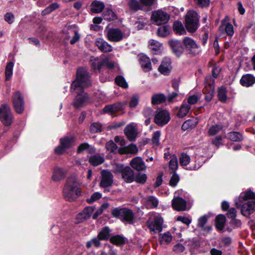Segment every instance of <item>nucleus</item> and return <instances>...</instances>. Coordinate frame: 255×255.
<instances>
[{"mask_svg":"<svg viewBox=\"0 0 255 255\" xmlns=\"http://www.w3.org/2000/svg\"><path fill=\"white\" fill-rule=\"evenodd\" d=\"M91 84L90 76L87 71L84 68H79L77 72V79L71 84L72 92L77 94L73 102L76 108L81 107L88 102L89 98L83 89Z\"/></svg>","mask_w":255,"mask_h":255,"instance_id":"f257e3e1","label":"nucleus"},{"mask_svg":"<svg viewBox=\"0 0 255 255\" xmlns=\"http://www.w3.org/2000/svg\"><path fill=\"white\" fill-rule=\"evenodd\" d=\"M81 193L78 187V183L74 178H69L63 189V195L66 200L73 201Z\"/></svg>","mask_w":255,"mask_h":255,"instance_id":"f03ea898","label":"nucleus"},{"mask_svg":"<svg viewBox=\"0 0 255 255\" xmlns=\"http://www.w3.org/2000/svg\"><path fill=\"white\" fill-rule=\"evenodd\" d=\"M199 26V17L197 13L193 10H189L185 17V27L190 32H195Z\"/></svg>","mask_w":255,"mask_h":255,"instance_id":"7ed1b4c3","label":"nucleus"},{"mask_svg":"<svg viewBox=\"0 0 255 255\" xmlns=\"http://www.w3.org/2000/svg\"><path fill=\"white\" fill-rule=\"evenodd\" d=\"M113 215L119 218L123 222L129 224L133 223L134 215L132 211L127 208H115L112 211Z\"/></svg>","mask_w":255,"mask_h":255,"instance_id":"20e7f679","label":"nucleus"},{"mask_svg":"<svg viewBox=\"0 0 255 255\" xmlns=\"http://www.w3.org/2000/svg\"><path fill=\"white\" fill-rule=\"evenodd\" d=\"M169 18V14L161 9L153 11L151 15L152 23L156 25L166 24Z\"/></svg>","mask_w":255,"mask_h":255,"instance_id":"39448f33","label":"nucleus"},{"mask_svg":"<svg viewBox=\"0 0 255 255\" xmlns=\"http://www.w3.org/2000/svg\"><path fill=\"white\" fill-rule=\"evenodd\" d=\"M163 222V219L159 215L150 218L147 222L150 232L152 234L160 232L162 229Z\"/></svg>","mask_w":255,"mask_h":255,"instance_id":"423d86ee","label":"nucleus"},{"mask_svg":"<svg viewBox=\"0 0 255 255\" xmlns=\"http://www.w3.org/2000/svg\"><path fill=\"white\" fill-rule=\"evenodd\" d=\"M214 79L210 76L207 77L205 79V86L203 92L205 95V99L208 102L212 99L214 94Z\"/></svg>","mask_w":255,"mask_h":255,"instance_id":"0eeeda50","label":"nucleus"},{"mask_svg":"<svg viewBox=\"0 0 255 255\" xmlns=\"http://www.w3.org/2000/svg\"><path fill=\"white\" fill-rule=\"evenodd\" d=\"M13 108L17 114H22L24 109V103L21 94L19 91L15 92L12 97Z\"/></svg>","mask_w":255,"mask_h":255,"instance_id":"6e6552de","label":"nucleus"},{"mask_svg":"<svg viewBox=\"0 0 255 255\" xmlns=\"http://www.w3.org/2000/svg\"><path fill=\"white\" fill-rule=\"evenodd\" d=\"M172 207L177 211H186L190 208V207L188 206L186 201L178 196L174 197L172 199Z\"/></svg>","mask_w":255,"mask_h":255,"instance_id":"1a4fd4ad","label":"nucleus"},{"mask_svg":"<svg viewBox=\"0 0 255 255\" xmlns=\"http://www.w3.org/2000/svg\"><path fill=\"white\" fill-rule=\"evenodd\" d=\"M169 113L165 110H162L157 113L154 117V122L159 126H163L169 121Z\"/></svg>","mask_w":255,"mask_h":255,"instance_id":"9d476101","label":"nucleus"},{"mask_svg":"<svg viewBox=\"0 0 255 255\" xmlns=\"http://www.w3.org/2000/svg\"><path fill=\"white\" fill-rule=\"evenodd\" d=\"M116 167H119L122 170V176L124 181L127 183H131L134 180V172L133 170L128 166L123 168V165L118 164Z\"/></svg>","mask_w":255,"mask_h":255,"instance_id":"9b49d317","label":"nucleus"},{"mask_svg":"<svg viewBox=\"0 0 255 255\" xmlns=\"http://www.w3.org/2000/svg\"><path fill=\"white\" fill-rule=\"evenodd\" d=\"M101 176L100 184L102 187L106 188L112 185L113 182V175L110 171L104 170L101 172Z\"/></svg>","mask_w":255,"mask_h":255,"instance_id":"f8f14e48","label":"nucleus"},{"mask_svg":"<svg viewBox=\"0 0 255 255\" xmlns=\"http://www.w3.org/2000/svg\"><path fill=\"white\" fill-rule=\"evenodd\" d=\"M3 113L0 119L2 123L6 126H10L13 121V116L10 107L7 104H3Z\"/></svg>","mask_w":255,"mask_h":255,"instance_id":"ddd939ff","label":"nucleus"},{"mask_svg":"<svg viewBox=\"0 0 255 255\" xmlns=\"http://www.w3.org/2000/svg\"><path fill=\"white\" fill-rule=\"evenodd\" d=\"M108 39L112 42H119L122 40L124 37V34L119 29H110L107 32Z\"/></svg>","mask_w":255,"mask_h":255,"instance_id":"4468645a","label":"nucleus"},{"mask_svg":"<svg viewBox=\"0 0 255 255\" xmlns=\"http://www.w3.org/2000/svg\"><path fill=\"white\" fill-rule=\"evenodd\" d=\"M183 43L186 49L189 53L195 54L198 52L199 46L192 38L186 37L183 39Z\"/></svg>","mask_w":255,"mask_h":255,"instance_id":"2eb2a0df","label":"nucleus"},{"mask_svg":"<svg viewBox=\"0 0 255 255\" xmlns=\"http://www.w3.org/2000/svg\"><path fill=\"white\" fill-rule=\"evenodd\" d=\"M172 67L171 60L169 58H164L158 68V71L162 74L168 75L170 73Z\"/></svg>","mask_w":255,"mask_h":255,"instance_id":"dca6fc26","label":"nucleus"},{"mask_svg":"<svg viewBox=\"0 0 255 255\" xmlns=\"http://www.w3.org/2000/svg\"><path fill=\"white\" fill-rule=\"evenodd\" d=\"M66 174V170L59 167H56L53 169L52 179L55 182L60 181L65 178Z\"/></svg>","mask_w":255,"mask_h":255,"instance_id":"f3484780","label":"nucleus"},{"mask_svg":"<svg viewBox=\"0 0 255 255\" xmlns=\"http://www.w3.org/2000/svg\"><path fill=\"white\" fill-rule=\"evenodd\" d=\"M95 208L93 207H86L81 213H79L76 217L78 222H82L90 218L94 212Z\"/></svg>","mask_w":255,"mask_h":255,"instance_id":"a211bd4d","label":"nucleus"},{"mask_svg":"<svg viewBox=\"0 0 255 255\" xmlns=\"http://www.w3.org/2000/svg\"><path fill=\"white\" fill-rule=\"evenodd\" d=\"M124 132L129 140H134L137 134L136 127L132 124L128 125L125 128Z\"/></svg>","mask_w":255,"mask_h":255,"instance_id":"6ab92c4d","label":"nucleus"},{"mask_svg":"<svg viewBox=\"0 0 255 255\" xmlns=\"http://www.w3.org/2000/svg\"><path fill=\"white\" fill-rule=\"evenodd\" d=\"M169 44L172 49L173 52L177 56H180L183 52L184 48L179 41L171 40L169 41Z\"/></svg>","mask_w":255,"mask_h":255,"instance_id":"aec40b11","label":"nucleus"},{"mask_svg":"<svg viewBox=\"0 0 255 255\" xmlns=\"http://www.w3.org/2000/svg\"><path fill=\"white\" fill-rule=\"evenodd\" d=\"M130 165L133 168L138 171L143 170L146 168L144 161L139 157L133 158L130 162Z\"/></svg>","mask_w":255,"mask_h":255,"instance_id":"412c9836","label":"nucleus"},{"mask_svg":"<svg viewBox=\"0 0 255 255\" xmlns=\"http://www.w3.org/2000/svg\"><path fill=\"white\" fill-rule=\"evenodd\" d=\"M96 44L102 52H108L112 51L113 50L112 46L107 42L101 38L97 39Z\"/></svg>","mask_w":255,"mask_h":255,"instance_id":"4be33fe9","label":"nucleus"},{"mask_svg":"<svg viewBox=\"0 0 255 255\" xmlns=\"http://www.w3.org/2000/svg\"><path fill=\"white\" fill-rule=\"evenodd\" d=\"M118 152L121 154H136L138 152V148L135 144H130L119 149Z\"/></svg>","mask_w":255,"mask_h":255,"instance_id":"5701e85b","label":"nucleus"},{"mask_svg":"<svg viewBox=\"0 0 255 255\" xmlns=\"http://www.w3.org/2000/svg\"><path fill=\"white\" fill-rule=\"evenodd\" d=\"M240 83L244 86L250 87L255 83V77L251 74H246L241 78Z\"/></svg>","mask_w":255,"mask_h":255,"instance_id":"b1692460","label":"nucleus"},{"mask_svg":"<svg viewBox=\"0 0 255 255\" xmlns=\"http://www.w3.org/2000/svg\"><path fill=\"white\" fill-rule=\"evenodd\" d=\"M219 30L221 32L225 30L229 36H232L234 33L233 25L231 23H226L225 20L222 21L221 25L219 27Z\"/></svg>","mask_w":255,"mask_h":255,"instance_id":"393cba45","label":"nucleus"},{"mask_svg":"<svg viewBox=\"0 0 255 255\" xmlns=\"http://www.w3.org/2000/svg\"><path fill=\"white\" fill-rule=\"evenodd\" d=\"M140 63L144 71L148 72L151 70L150 59L145 55H142L140 57Z\"/></svg>","mask_w":255,"mask_h":255,"instance_id":"a878e982","label":"nucleus"},{"mask_svg":"<svg viewBox=\"0 0 255 255\" xmlns=\"http://www.w3.org/2000/svg\"><path fill=\"white\" fill-rule=\"evenodd\" d=\"M122 108V105L118 103L111 105H107L105 107L103 110L105 113L114 114L121 110Z\"/></svg>","mask_w":255,"mask_h":255,"instance_id":"bb28decb","label":"nucleus"},{"mask_svg":"<svg viewBox=\"0 0 255 255\" xmlns=\"http://www.w3.org/2000/svg\"><path fill=\"white\" fill-rule=\"evenodd\" d=\"M166 100V97L163 94L158 93L152 95L151 97V103L152 105H158Z\"/></svg>","mask_w":255,"mask_h":255,"instance_id":"cd10ccee","label":"nucleus"},{"mask_svg":"<svg viewBox=\"0 0 255 255\" xmlns=\"http://www.w3.org/2000/svg\"><path fill=\"white\" fill-rule=\"evenodd\" d=\"M149 47L156 54L162 49V45L157 41L151 39L149 41Z\"/></svg>","mask_w":255,"mask_h":255,"instance_id":"c85d7f7f","label":"nucleus"},{"mask_svg":"<svg viewBox=\"0 0 255 255\" xmlns=\"http://www.w3.org/2000/svg\"><path fill=\"white\" fill-rule=\"evenodd\" d=\"M91 10L95 13L101 12L104 9L105 5L103 2L99 1H93L91 5Z\"/></svg>","mask_w":255,"mask_h":255,"instance_id":"c756f323","label":"nucleus"},{"mask_svg":"<svg viewBox=\"0 0 255 255\" xmlns=\"http://www.w3.org/2000/svg\"><path fill=\"white\" fill-rule=\"evenodd\" d=\"M90 61L92 68L94 70H97L99 71L103 66V60L100 61L98 57L92 56Z\"/></svg>","mask_w":255,"mask_h":255,"instance_id":"7c9ffc66","label":"nucleus"},{"mask_svg":"<svg viewBox=\"0 0 255 255\" xmlns=\"http://www.w3.org/2000/svg\"><path fill=\"white\" fill-rule=\"evenodd\" d=\"M144 117L146 119L145 124L147 126L150 123V120L153 116V111L152 109L149 107L144 108L142 112Z\"/></svg>","mask_w":255,"mask_h":255,"instance_id":"2f4dec72","label":"nucleus"},{"mask_svg":"<svg viewBox=\"0 0 255 255\" xmlns=\"http://www.w3.org/2000/svg\"><path fill=\"white\" fill-rule=\"evenodd\" d=\"M170 33V27L167 25L159 27L157 29V34L159 37H165L169 35Z\"/></svg>","mask_w":255,"mask_h":255,"instance_id":"473e14b6","label":"nucleus"},{"mask_svg":"<svg viewBox=\"0 0 255 255\" xmlns=\"http://www.w3.org/2000/svg\"><path fill=\"white\" fill-rule=\"evenodd\" d=\"M145 202L146 208L149 209L156 207L158 204L157 200L153 196H149L145 198Z\"/></svg>","mask_w":255,"mask_h":255,"instance_id":"72a5a7b5","label":"nucleus"},{"mask_svg":"<svg viewBox=\"0 0 255 255\" xmlns=\"http://www.w3.org/2000/svg\"><path fill=\"white\" fill-rule=\"evenodd\" d=\"M191 109V106L186 102H184L180 107V110L177 114L180 118H183L188 113Z\"/></svg>","mask_w":255,"mask_h":255,"instance_id":"f704fd0d","label":"nucleus"},{"mask_svg":"<svg viewBox=\"0 0 255 255\" xmlns=\"http://www.w3.org/2000/svg\"><path fill=\"white\" fill-rule=\"evenodd\" d=\"M226 221L225 216L223 215H218L216 218V226L219 230L224 229Z\"/></svg>","mask_w":255,"mask_h":255,"instance_id":"c9c22d12","label":"nucleus"},{"mask_svg":"<svg viewBox=\"0 0 255 255\" xmlns=\"http://www.w3.org/2000/svg\"><path fill=\"white\" fill-rule=\"evenodd\" d=\"M89 162L93 166H98L104 161V158L101 156L95 155L91 156L89 159Z\"/></svg>","mask_w":255,"mask_h":255,"instance_id":"e433bc0d","label":"nucleus"},{"mask_svg":"<svg viewBox=\"0 0 255 255\" xmlns=\"http://www.w3.org/2000/svg\"><path fill=\"white\" fill-rule=\"evenodd\" d=\"M173 27L174 31L177 34L183 35L186 33V31L181 22H174Z\"/></svg>","mask_w":255,"mask_h":255,"instance_id":"4c0bfd02","label":"nucleus"},{"mask_svg":"<svg viewBox=\"0 0 255 255\" xmlns=\"http://www.w3.org/2000/svg\"><path fill=\"white\" fill-rule=\"evenodd\" d=\"M197 125L196 119H191L186 121L182 126V128L184 130H187L189 128H192Z\"/></svg>","mask_w":255,"mask_h":255,"instance_id":"58836bf2","label":"nucleus"},{"mask_svg":"<svg viewBox=\"0 0 255 255\" xmlns=\"http://www.w3.org/2000/svg\"><path fill=\"white\" fill-rule=\"evenodd\" d=\"M74 140L73 137H66L61 139L60 143L64 147L67 149L72 146Z\"/></svg>","mask_w":255,"mask_h":255,"instance_id":"ea45409f","label":"nucleus"},{"mask_svg":"<svg viewBox=\"0 0 255 255\" xmlns=\"http://www.w3.org/2000/svg\"><path fill=\"white\" fill-rule=\"evenodd\" d=\"M14 64L12 62H8L5 67V75L6 80H9L13 74V67Z\"/></svg>","mask_w":255,"mask_h":255,"instance_id":"a19ab883","label":"nucleus"},{"mask_svg":"<svg viewBox=\"0 0 255 255\" xmlns=\"http://www.w3.org/2000/svg\"><path fill=\"white\" fill-rule=\"evenodd\" d=\"M59 7V5L58 3L54 2L51 4L49 6L45 8L41 12L42 15H45L52 12L53 11L57 9Z\"/></svg>","mask_w":255,"mask_h":255,"instance_id":"79ce46f5","label":"nucleus"},{"mask_svg":"<svg viewBox=\"0 0 255 255\" xmlns=\"http://www.w3.org/2000/svg\"><path fill=\"white\" fill-rule=\"evenodd\" d=\"M110 232L108 227H104L99 233L98 238L101 240H107L110 237Z\"/></svg>","mask_w":255,"mask_h":255,"instance_id":"37998d69","label":"nucleus"},{"mask_svg":"<svg viewBox=\"0 0 255 255\" xmlns=\"http://www.w3.org/2000/svg\"><path fill=\"white\" fill-rule=\"evenodd\" d=\"M86 149H88L90 152H94L95 151V148L90 146L88 143L85 142L81 144L79 146L77 149V152L80 153Z\"/></svg>","mask_w":255,"mask_h":255,"instance_id":"c03bdc74","label":"nucleus"},{"mask_svg":"<svg viewBox=\"0 0 255 255\" xmlns=\"http://www.w3.org/2000/svg\"><path fill=\"white\" fill-rule=\"evenodd\" d=\"M228 138L234 141H240L243 139L241 134L238 132H230L228 134Z\"/></svg>","mask_w":255,"mask_h":255,"instance_id":"a18cd8bd","label":"nucleus"},{"mask_svg":"<svg viewBox=\"0 0 255 255\" xmlns=\"http://www.w3.org/2000/svg\"><path fill=\"white\" fill-rule=\"evenodd\" d=\"M103 17L105 19L107 20H113L116 19V15L114 12L110 9H106L103 14Z\"/></svg>","mask_w":255,"mask_h":255,"instance_id":"49530a36","label":"nucleus"},{"mask_svg":"<svg viewBox=\"0 0 255 255\" xmlns=\"http://www.w3.org/2000/svg\"><path fill=\"white\" fill-rule=\"evenodd\" d=\"M128 5L131 9L135 11L143 9L141 4H140L137 0H129Z\"/></svg>","mask_w":255,"mask_h":255,"instance_id":"de8ad7c7","label":"nucleus"},{"mask_svg":"<svg viewBox=\"0 0 255 255\" xmlns=\"http://www.w3.org/2000/svg\"><path fill=\"white\" fill-rule=\"evenodd\" d=\"M68 34L72 35V39H71L70 42L71 44H74L76 42H77L80 39V34L78 33V32L73 29H70L68 31Z\"/></svg>","mask_w":255,"mask_h":255,"instance_id":"09e8293b","label":"nucleus"},{"mask_svg":"<svg viewBox=\"0 0 255 255\" xmlns=\"http://www.w3.org/2000/svg\"><path fill=\"white\" fill-rule=\"evenodd\" d=\"M190 161V156L186 153H182L179 157V162L182 166L187 165Z\"/></svg>","mask_w":255,"mask_h":255,"instance_id":"8fccbe9b","label":"nucleus"},{"mask_svg":"<svg viewBox=\"0 0 255 255\" xmlns=\"http://www.w3.org/2000/svg\"><path fill=\"white\" fill-rule=\"evenodd\" d=\"M222 128V127L220 125H215L211 126L208 131V134L209 136H213L218 133Z\"/></svg>","mask_w":255,"mask_h":255,"instance_id":"3c124183","label":"nucleus"},{"mask_svg":"<svg viewBox=\"0 0 255 255\" xmlns=\"http://www.w3.org/2000/svg\"><path fill=\"white\" fill-rule=\"evenodd\" d=\"M160 135V131H156L153 133L151 138V142L154 146H157L160 144L159 138Z\"/></svg>","mask_w":255,"mask_h":255,"instance_id":"603ef678","label":"nucleus"},{"mask_svg":"<svg viewBox=\"0 0 255 255\" xmlns=\"http://www.w3.org/2000/svg\"><path fill=\"white\" fill-rule=\"evenodd\" d=\"M169 166L170 169L175 171L178 168V162L177 157L175 155L171 156V159L169 162Z\"/></svg>","mask_w":255,"mask_h":255,"instance_id":"864d4df0","label":"nucleus"},{"mask_svg":"<svg viewBox=\"0 0 255 255\" xmlns=\"http://www.w3.org/2000/svg\"><path fill=\"white\" fill-rule=\"evenodd\" d=\"M218 96L221 101L225 102L227 100V92L226 89L223 87L219 88L218 91Z\"/></svg>","mask_w":255,"mask_h":255,"instance_id":"5fc2aeb1","label":"nucleus"},{"mask_svg":"<svg viewBox=\"0 0 255 255\" xmlns=\"http://www.w3.org/2000/svg\"><path fill=\"white\" fill-rule=\"evenodd\" d=\"M147 179V176L145 174L138 173L136 175V176L134 177V180L138 183L140 184H144L145 183Z\"/></svg>","mask_w":255,"mask_h":255,"instance_id":"6e6d98bb","label":"nucleus"},{"mask_svg":"<svg viewBox=\"0 0 255 255\" xmlns=\"http://www.w3.org/2000/svg\"><path fill=\"white\" fill-rule=\"evenodd\" d=\"M116 83L119 86L124 88H127L128 87V84L126 82L125 78L122 76H117L115 78Z\"/></svg>","mask_w":255,"mask_h":255,"instance_id":"4d7b16f0","label":"nucleus"},{"mask_svg":"<svg viewBox=\"0 0 255 255\" xmlns=\"http://www.w3.org/2000/svg\"><path fill=\"white\" fill-rule=\"evenodd\" d=\"M255 197V193L251 191L242 193L240 196V199L243 200H246L249 199H254Z\"/></svg>","mask_w":255,"mask_h":255,"instance_id":"13d9d810","label":"nucleus"},{"mask_svg":"<svg viewBox=\"0 0 255 255\" xmlns=\"http://www.w3.org/2000/svg\"><path fill=\"white\" fill-rule=\"evenodd\" d=\"M100 240H101L99 239L98 238H94L87 243L86 247L88 248H90L92 246H94L95 247H98L101 245Z\"/></svg>","mask_w":255,"mask_h":255,"instance_id":"bf43d9fd","label":"nucleus"},{"mask_svg":"<svg viewBox=\"0 0 255 255\" xmlns=\"http://www.w3.org/2000/svg\"><path fill=\"white\" fill-rule=\"evenodd\" d=\"M172 239V237L171 234L169 232H167L163 234L160 242L161 244H168L169 243Z\"/></svg>","mask_w":255,"mask_h":255,"instance_id":"052dcab7","label":"nucleus"},{"mask_svg":"<svg viewBox=\"0 0 255 255\" xmlns=\"http://www.w3.org/2000/svg\"><path fill=\"white\" fill-rule=\"evenodd\" d=\"M102 126L98 123H93L90 127V131L91 133H95L101 131Z\"/></svg>","mask_w":255,"mask_h":255,"instance_id":"680f3d73","label":"nucleus"},{"mask_svg":"<svg viewBox=\"0 0 255 255\" xmlns=\"http://www.w3.org/2000/svg\"><path fill=\"white\" fill-rule=\"evenodd\" d=\"M103 66H106L109 69H113L114 67V62L110 61V58L106 56L103 58Z\"/></svg>","mask_w":255,"mask_h":255,"instance_id":"e2e57ef3","label":"nucleus"},{"mask_svg":"<svg viewBox=\"0 0 255 255\" xmlns=\"http://www.w3.org/2000/svg\"><path fill=\"white\" fill-rule=\"evenodd\" d=\"M110 241L113 244L118 245H121L124 243V239L119 235L112 237L110 239Z\"/></svg>","mask_w":255,"mask_h":255,"instance_id":"0e129e2a","label":"nucleus"},{"mask_svg":"<svg viewBox=\"0 0 255 255\" xmlns=\"http://www.w3.org/2000/svg\"><path fill=\"white\" fill-rule=\"evenodd\" d=\"M102 197V194L100 192H95L93 194L91 197L87 199V201L89 203H92L100 199Z\"/></svg>","mask_w":255,"mask_h":255,"instance_id":"69168bd1","label":"nucleus"},{"mask_svg":"<svg viewBox=\"0 0 255 255\" xmlns=\"http://www.w3.org/2000/svg\"><path fill=\"white\" fill-rule=\"evenodd\" d=\"M139 97L137 95H133L131 97L130 101L129 103L130 108H135L138 104Z\"/></svg>","mask_w":255,"mask_h":255,"instance_id":"338daca9","label":"nucleus"},{"mask_svg":"<svg viewBox=\"0 0 255 255\" xmlns=\"http://www.w3.org/2000/svg\"><path fill=\"white\" fill-rule=\"evenodd\" d=\"M179 181V176L177 174L174 173L172 175V176L170 180V181H169L170 185H171V186L174 187L177 185V184L178 183Z\"/></svg>","mask_w":255,"mask_h":255,"instance_id":"774afa93","label":"nucleus"}]
</instances>
